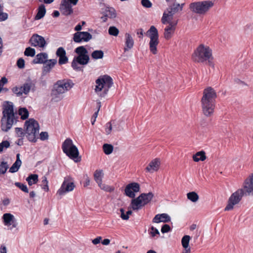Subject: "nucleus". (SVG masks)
Returning a JSON list of instances; mask_svg holds the SVG:
<instances>
[{"label":"nucleus","mask_w":253,"mask_h":253,"mask_svg":"<svg viewBox=\"0 0 253 253\" xmlns=\"http://www.w3.org/2000/svg\"><path fill=\"white\" fill-rule=\"evenodd\" d=\"M140 185L136 182H132L127 184L125 189V194L127 197L132 198L130 204V208L133 211L141 209L148 204L153 198L154 195L152 192L142 193L138 197L134 198L135 193L140 191Z\"/></svg>","instance_id":"f257e3e1"},{"label":"nucleus","mask_w":253,"mask_h":253,"mask_svg":"<svg viewBox=\"0 0 253 253\" xmlns=\"http://www.w3.org/2000/svg\"><path fill=\"white\" fill-rule=\"evenodd\" d=\"M192 58L195 62L205 63L212 68L214 67L212 51L208 45L200 44L193 53Z\"/></svg>","instance_id":"f03ea898"},{"label":"nucleus","mask_w":253,"mask_h":253,"mask_svg":"<svg viewBox=\"0 0 253 253\" xmlns=\"http://www.w3.org/2000/svg\"><path fill=\"white\" fill-rule=\"evenodd\" d=\"M16 122L13 104L6 102L3 105L2 117L1 119V129L4 131H7Z\"/></svg>","instance_id":"7ed1b4c3"},{"label":"nucleus","mask_w":253,"mask_h":253,"mask_svg":"<svg viewBox=\"0 0 253 253\" xmlns=\"http://www.w3.org/2000/svg\"><path fill=\"white\" fill-rule=\"evenodd\" d=\"M74 84L69 79H63L57 81L53 86L51 95L52 99L57 102L62 99V95L69 91Z\"/></svg>","instance_id":"20e7f679"},{"label":"nucleus","mask_w":253,"mask_h":253,"mask_svg":"<svg viewBox=\"0 0 253 253\" xmlns=\"http://www.w3.org/2000/svg\"><path fill=\"white\" fill-rule=\"evenodd\" d=\"M95 92L100 97L103 98L108 94L113 82L110 76L105 75L100 76L95 81Z\"/></svg>","instance_id":"39448f33"},{"label":"nucleus","mask_w":253,"mask_h":253,"mask_svg":"<svg viewBox=\"0 0 253 253\" xmlns=\"http://www.w3.org/2000/svg\"><path fill=\"white\" fill-rule=\"evenodd\" d=\"M75 52L78 56L74 57L71 66L76 70H80L81 67L78 64L85 65L89 61V57L87 49L84 46H80L75 49Z\"/></svg>","instance_id":"423d86ee"},{"label":"nucleus","mask_w":253,"mask_h":253,"mask_svg":"<svg viewBox=\"0 0 253 253\" xmlns=\"http://www.w3.org/2000/svg\"><path fill=\"white\" fill-rule=\"evenodd\" d=\"M214 4L212 0H203L191 3L189 8L192 12L199 15H205Z\"/></svg>","instance_id":"0eeeda50"},{"label":"nucleus","mask_w":253,"mask_h":253,"mask_svg":"<svg viewBox=\"0 0 253 253\" xmlns=\"http://www.w3.org/2000/svg\"><path fill=\"white\" fill-rule=\"evenodd\" d=\"M25 134L30 141L36 142L39 132L38 123L33 119L26 121L25 124Z\"/></svg>","instance_id":"6e6552de"},{"label":"nucleus","mask_w":253,"mask_h":253,"mask_svg":"<svg viewBox=\"0 0 253 253\" xmlns=\"http://www.w3.org/2000/svg\"><path fill=\"white\" fill-rule=\"evenodd\" d=\"M62 148L64 153L75 162L80 161L79 159V151L77 147L73 144L72 140L70 138L66 139L62 144Z\"/></svg>","instance_id":"1a4fd4ad"},{"label":"nucleus","mask_w":253,"mask_h":253,"mask_svg":"<svg viewBox=\"0 0 253 253\" xmlns=\"http://www.w3.org/2000/svg\"><path fill=\"white\" fill-rule=\"evenodd\" d=\"M184 3L180 4L174 3L172 5L168 7L163 13L161 19L162 23H165L172 20L173 16L176 13L182 11Z\"/></svg>","instance_id":"9d476101"},{"label":"nucleus","mask_w":253,"mask_h":253,"mask_svg":"<svg viewBox=\"0 0 253 253\" xmlns=\"http://www.w3.org/2000/svg\"><path fill=\"white\" fill-rule=\"evenodd\" d=\"M246 194L242 188L238 189L232 193L228 200V204L224 210L231 211L233 209L235 205L238 204L241 201L243 196Z\"/></svg>","instance_id":"9b49d317"},{"label":"nucleus","mask_w":253,"mask_h":253,"mask_svg":"<svg viewBox=\"0 0 253 253\" xmlns=\"http://www.w3.org/2000/svg\"><path fill=\"white\" fill-rule=\"evenodd\" d=\"M147 34L150 39L149 42L150 50L153 54H156L157 52V46L159 43L158 30L155 26H151L147 32Z\"/></svg>","instance_id":"f8f14e48"},{"label":"nucleus","mask_w":253,"mask_h":253,"mask_svg":"<svg viewBox=\"0 0 253 253\" xmlns=\"http://www.w3.org/2000/svg\"><path fill=\"white\" fill-rule=\"evenodd\" d=\"M79 0H62L59 9L61 13L65 16L70 15L73 12L72 6L76 5Z\"/></svg>","instance_id":"ddd939ff"},{"label":"nucleus","mask_w":253,"mask_h":253,"mask_svg":"<svg viewBox=\"0 0 253 253\" xmlns=\"http://www.w3.org/2000/svg\"><path fill=\"white\" fill-rule=\"evenodd\" d=\"M75 185L73 182L70 181L69 178H65L60 188L57 192V194L62 196L66 193L71 192L74 190Z\"/></svg>","instance_id":"4468645a"},{"label":"nucleus","mask_w":253,"mask_h":253,"mask_svg":"<svg viewBox=\"0 0 253 253\" xmlns=\"http://www.w3.org/2000/svg\"><path fill=\"white\" fill-rule=\"evenodd\" d=\"M201 102L204 115L208 117L212 115L215 108V102L204 100H201Z\"/></svg>","instance_id":"2eb2a0df"},{"label":"nucleus","mask_w":253,"mask_h":253,"mask_svg":"<svg viewBox=\"0 0 253 253\" xmlns=\"http://www.w3.org/2000/svg\"><path fill=\"white\" fill-rule=\"evenodd\" d=\"M243 188L246 195L253 196V173H251L244 180Z\"/></svg>","instance_id":"dca6fc26"},{"label":"nucleus","mask_w":253,"mask_h":253,"mask_svg":"<svg viewBox=\"0 0 253 253\" xmlns=\"http://www.w3.org/2000/svg\"><path fill=\"white\" fill-rule=\"evenodd\" d=\"M164 24H168L169 25L165 28L164 37L166 40H169L173 35L175 30L176 26L177 24V20H170L169 22L162 23Z\"/></svg>","instance_id":"f3484780"},{"label":"nucleus","mask_w":253,"mask_h":253,"mask_svg":"<svg viewBox=\"0 0 253 253\" xmlns=\"http://www.w3.org/2000/svg\"><path fill=\"white\" fill-rule=\"evenodd\" d=\"M29 42L32 46H38L42 49L45 47L47 44L44 38L38 34H34L30 38Z\"/></svg>","instance_id":"a211bd4d"},{"label":"nucleus","mask_w":253,"mask_h":253,"mask_svg":"<svg viewBox=\"0 0 253 253\" xmlns=\"http://www.w3.org/2000/svg\"><path fill=\"white\" fill-rule=\"evenodd\" d=\"M92 39V35L87 32H77L73 35V41L77 43L87 42Z\"/></svg>","instance_id":"6ab92c4d"},{"label":"nucleus","mask_w":253,"mask_h":253,"mask_svg":"<svg viewBox=\"0 0 253 253\" xmlns=\"http://www.w3.org/2000/svg\"><path fill=\"white\" fill-rule=\"evenodd\" d=\"M216 97V93L214 89L211 87H208L204 89L201 100L215 102Z\"/></svg>","instance_id":"aec40b11"},{"label":"nucleus","mask_w":253,"mask_h":253,"mask_svg":"<svg viewBox=\"0 0 253 253\" xmlns=\"http://www.w3.org/2000/svg\"><path fill=\"white\" fill-rule=\"evenodd\" d=\"M2 219L4 225L7 226L12 225L10 229H12L13 228H16L17 226V223L14 215L10 213L3 214Z\"/></svg>","instance_id":"412c9836"},{"label":"nucleus","mask_w":253,"mask_h":253,"mask_svg":"<svg viewBox=\"0 0 253 253\" xmlns=\"http://www.w3.org/2000/svg\"><path fill=\"white\" fill-rule=\"evenodd\" d=\"M102 13L103 16L101 17V19L103 22H106L108 18L113 19L117 16L116 11L113 7H105Z\"/></svg>","instance_id":"4be33fe9"},{"label":"nucleus","mask_w":253,"mask_h":253,"mask_svg":"<svg viewBox=\"0 0 253 253\" xmlns=\"http://www.w3.org/2000/svg\"><path fill=\"white\" fill-rule=\"evenodd\" d=\"M66 51L62 47H59L56 52V55L59 57L58 63L59 65H63L67 63L68 58L66 55Z\"/></svg>","instance_id":"5701e85b"},{"label":"nucleus","mask_w":253,"mask_h":253,"mask_svg":"<svg viewBox=\"0 0 253 253\" xmlns=\"http://www.w3.org/2000/svg\"><path fill=\"white\" fill-rule=\"evenodd\" d=\"M160 164L161 161L159 159L156 158L153 160L146 168V171L152 173L154 171H157L159 169Z\"/></svg>","instance_id":"b1692460"},{"label":"nucleus","mask_w":253,"mask_h":253,"mask_svg":"<svg viewBox=\"0 0 253 253\" xmlns=\"http://www.w3.org/2000/svg\"><path fill=\"white\" fill-rule=\"evenodd\" d=\"M57 62V60L55 59L47 60L43 66L42 74L45 75L49 73L51 69L56 64Z\"/></svg>","instance_id":"393cba45"},{"label":"nucleus","mask_w":253,"mask_h":253,"mask_svg":"<svg viewBox=\"0 0 253 253\" xmlns=\"http://www.w3.org/2000/svg\"><path fill=\"white\" fill-rule=\"evenodd\" d=\"M170 217L167 213L158 214L153 219V222L158 223L160 222H168L170 221Z\"/></svg>","instance_id":"a878e982"},{"label":"nucleus","mask_w":253,"mask_h":253,"mask_svg":"<svg viewBox=\"0 0 253 253\" xmlns=\"http://www.w3.org/2000/svg\"><path fill=\"white\" fill-rule=\"evenodd\" d=\"M22 92L24 94L27 95L29 93L30 90H34L35 87V84L34 83L29 80L26 82L22 86Z\"/></svg>","instance_id":"bb28decb"},{"label":"nucleus","mask_w":253,"mask_h":253,"mask_svg":"<svg viewBox=\"0 0 253 253\" xmlns=\"http://www.w3.org/2000/svg\"><path fill=\"white\" fill-rule=\"evenodd\" d=\"M125 40L126 46L124 48V51L126 52L133 47L134 41L131 36L128 33L125 34Z\"/></svg>","instance_id":"cd10ccee"},{"label":"nucleus","mask_w":253,"mask_h":253,"mask_svg":"<svg viewBox=\"0 0 253 253\" xmlns=\"http://www.w3.org/2000/svg\"><path fill=\"white\" fill-rule=\"evenodd\" d=\"M48 55L46 53L42 52L38 54L36 58L33 60V62L34 64H44L47 60Z\"/></svg>","instance_id":"c85d7f7f"},{"label":"nucleus","mask_w":253,"mask_h":253,"mask_svg":"<svg viewBox=\"0 0 253 253\" xmlns=\"http://www.w3.org/2000/svg\"><path fill=\"white\" fill-rule=\"evenodd\" d=\"M21 164L22 162L20 159V154H17L16 155V160L9 169V171L11 173H14L17 171Z\"/></svg>","instance_id":"c756f323"},{"label":"nucleus","mask_w":253,"mask_h":253,"mask_svg":"<svg viewBox=\"0 0 253 253\" xmlns=\"http://www.w3.org/2000/svg\"><path fill=\"white\" fill-rule=\"evenodd\" d=\"M193 159L194 161L198 162L200 161H204L207 159L206 153L204 151H201L197 152L193 156Z\"/></svg>","instance_id":"7c9ffc66"},{"label":"nucleus","mask_w":253,"mask_h":253,"mask_svg":"<svg viewBox=\"0 0 253 253\" xmlns=\"http://www.w3.org/2000/svg\"><path fill=\"white\" fill-rule=\"evenodd\" d=\"M103 175V171L102 169H97L95 171L93 174L94 179L97 184L102 182Z\"/></svg>","instance_id":"2f4dec72"},{"label":"nucleus","mask_w":253,"mask_h":253,"mask_svg":"<svg viewBox=\"0 0 253 253\" xmlns=\"http://www.w3.org/2000/svg\"><path fill=\"white\" fill-rule=\"evenodd\" d=\"M46 13L45 6L43 4L41 5L38 8V11L35 16L36 20H39L44 17Z\"/></svg>","instance_id":"473e14b6"},{"label":"nucleus","mask_w":253,"mask_h":253,"mask_svg":"<svg viewBox=\"0 0 253 253\" xmlns=\"http://www.w3.org/2000/svg\"><path fill=\"white\" fill-rule=\"evenodd\" d=\"M30 186L36 184L38 182V175L36 174H31L26 179Z\"/></svg>","instance_id":"72a5a7b5"},{"label":"nucleus","mask_w":253,"mask_h":253,"mask_svg":"<svg viewBox=\"0 0 253 253\" xmlns=\"http://www.w3.org/2000/svg\"><path fill=\"white\" fill-rule=\"evenodd\" d=\"M187 197L188 200L193 203L197 202L199 198L198 195L195 192H191L187 194Z\"/></svg>","instance_id":"f704fd0d"},{"label":"nucleus","mask_w":253,"mask_h":253,"mask_svg":"<svg viewBox=\"0 0 253 253\" xmlns=\"http://www.w3.org/2000/svg\"><path fill=\"white\" fill-rule=\"evenodd\" d=\"M190 239H191V238H190V236H189V235H185L182 237V240H181V244H182V247L185 249H190L189 247V241H190Z\"/></svg>","instance_id":"c9c22d12"},{"label":"nucleus","mask_w":253,"mask_h":253,"mask_svg":"<svg viewBox=\"0 0 253 253\" xmlns=\"http://www.w3.org/2000/svg\"><path fill=\"white\" fill-rule=\"evenodd\" d=\"M18 113L22 120L27 119L29 116V112L25 108H21L19 109Z\"/></svg>","instance_id":"e433bc0d"},{"label":"nucleus","mask_w":253,"mask_h":253,"mask_svg":"<svg viewBox=\"0 0 253 253\" xmlns=\"http://www.w3.org/2000/svg\"><path fill=\"white\" fill-rule=\"evenodd\" d=\"M103 150L104 153L106 155L111 154L113 151V146L111 144H104L103 145Z\"/></svg>","instance_id":"4c0bfd02"},{"label":"nucleus","mask_w":253,"mask_h":253,"mask_svg":"<svg viewBox=\"0 0 253 253\" xmlns=\"http://www.w3.org/2000/svg\"><path fill=\"white\" fill-rule=\"evenodd\" d=\"M103 56V51L101 50H95L91 53V57L94 59H101Z\"/></svg>","instance_id":"58836bf2"},{"label":"nucleus","mask_w":253,"mask_h":253,"mask_svg":"<svg viewBox=\"0 0 253 253\" xmlns=\"http://www.w3.org/2000/svg\"><path fill=\"white\" fill-rule=\"evenodd\" d=\"M98 185L102 190L105 191L111 192L114 190V187L110 186L109 185H106L105 184H103L102 182L98 183Z\"/></svg>","instance_id":"ea45409f"},{"label":"nucleus","mask_w":253,"mask_h":253,"mask_svg":"<svg viewBox=\"0 0 253 253\" xmlns=\"http://www.w3.org/2000/svg\"><path fill=\"white\" fill-rule=\"evenodd\" d=\"M8 168L9 166L7 162H2L0 164V174H4Z\"/></svg>","instance_id":"a19ab883"},{"label":"nucleus","mask_w":253,"mask_h":253,"mask_svg":"<svg viewBox=\"0 0 253 253\" xmlns=\"http://www.w3.org/2000/svg\"><path fill=\"white\" fill-rule=\"evenodd\" d=\"M35 54V49L30 47H27L24 51V55L27 56L33 57Z\"/></svg>","instance_id":"79ce46f5"},{"label":"nucleus","mask_w":253,"mask_h":253,"mask_svg":"<svg viewBox=\"0 0 253 253\" xmlns=\"http://www.w3.org/2000/svg\"><path fill=\"white\" fill-rule=\"evenodd\" d=\"M114 123L115 121H111L106 124L105 130L107 135H109L111 133L112 130V125L114 124Z\"/></svg>","instance_id":"37998d69"},{"label":"nucleus","mask_w":253,"mask_h":253,"mask_svg":"<svg viewBox=\"0 0 253 253\" xmlns=\"http://www.w3.org/2000/svg\"><path fill=\"white\" fill-rule=\"evenodd\" d=\"M42 188L46 192L49 191L48 182L47 177L44 176L42 177Z\"/></svg>","instance_id":"c03bdc74"},{"label":"nucleus","mask_w":253,"mask_h":253,"mask_svg":"<svg viewBox=\"0 0 253 253\" xmlns=\"http://www.w3.org/2000/svg\"><path fill=\"white\" fill-rule=\"evenodd\" d=\"M109 34L113 36H117L119 33V30L115 26H111L108 30Z\"/></svg>","instance_id":"a18cd8bd"},{"label":"nucleus","mask_w":253,"mask_h":253,"mask_svg":"<svg viewBox=\"0 0 253 253\" xmlns=\"http://www.w3.org/2000/svg\"><path fill=\"white\" fill-rule=\"evenodd\" d=\"M12 91L18 96H20L23 94L21 86L20 87L15 86L13 87V88L12 89Z\"/></svg>","instance_id":"49530a36"},{"label":"nucleus","mask_w":253,"mask_h":253,"mask_svg":"<svg viewBox=\"0 0 253 253\" xmlns=\"http://www.w3.org/2000/svg\"><path fill=\"white\" fill-rule=\"evenodd\" d=\"M15 185L25 193H28L29 191L27 186L20 182H15Z\"/></svg>","instance_id":"de8ad7c7"},{"label":"nucleus","mask_w":253,"mask_h":253,"mask_svg":"<svg viewBox=\"0 0 253 253\" xmlns=\"http://www.w3.org/2000/svg\"><path fill=\"white\" fill-rule=\"evenodd\" d=\"M149 234L151 235L152 238H154L157 235H159L160 232L157 229L155 228L154 226H151L150 228V231H149Z\"/></svg>","instance_id":"09e8293b"},{"label":"nucleus","mask_w":253,"mask_h":253,"mask_svg":"<svg viewBox=\"0 0 253 253\" xmlns=\"http://www.w3.org/2000/svg\"><path fill=\"white\" fill-rule=\"evenodd\" d=\"M2 10V7L0 5V21H5L8 18L7 14L3 12Z\"/></svg>","instance_id":"8fccbe9b"},{"label":"nucleus","mask_w":253,"mask_h":253,"mask_svg":"<svg viewBox=\"0 0 253 253\" xmlns=\"http://www.w3.org/2000/svg\"><path fill=\"white\" fill-rule=\"evenodd\" d=\"M141 3L143 6L146 8H150L152 4L149 0H141Z\"/></svg>","instance_id":"3c124183"},{"label":"nucleus","mask_w":253,"mask_h":253,"mask_svg":"<svg viewBox=\"0 0 253 253\" xmlns=\"http://www.w3.org/2000/svg\"><path fill=\"white\" fill-rule=\"evenodd\" d=\"M0 148L2 151L3 149H7L10 146V143L7 140L3 141L1 143H0Z\"/></svg>","instance_id":"603ef678"},{"label":"nucleus","mask_w":253,"mask_h":253,"mask_svg":"<svg viewBox=\"0 0 253 253\" xmlns=\"http://www.w3.org/2000/svg\"><path fill=\"white\" fill-rule=\"evenodd\" d=\"M17 65L20 69H23L25 67V61L24 60L20 58L17 61Z\"/></svg>","instance_id":"864d4df0"},{"label":"nucleus","mask_w":253,"mask_h":253,"mask_svg":"<svg viewBox=\"0 0 253 253\" xmlns=\"http://www.w3.org/2000/svg\"><path fill=\"white\" fill-rule=\"evenodd\" d=\"M120 212H121L120 216L122 219L126 220L129 219V216H127V215H126V214H125V211L124 209H123V208L121 209Z\"/></svg>","instance_id":"5fc2aeb1"},{"label":"nucleus","mask_w":253,"mask_h":253,"mask_svg":"<svg viewBox=\"0 0 253 253\" xmlns=\"http://www.w3.org/2000/svg\"><path fill=\"white\" fill-rule=\"evenodd\" d=\"M170 231V227L168 224H164L161 228V232L163 233H167Z\"/></svg>","instance_id":"6e6d98bb"},{"label":"nucleus","mask_w":253,"mask_h":253,"mask_svg":"<svg viewBox=\"0 0 253 253\" xmlns=\"http://www.w3.org/2000/svg\"><path fill=\"white\" fill-rule=\"evenodd\" d=\"M16 133L18 137H22L24 135V133L23 129L21 128L16 127L15 128Z\"/></svg>","instance_id":"4d7b16f0"},{"label":"nucleus","mask_w":253,"mask_h":253,"mask_svg":"<svg viewBox=\"0 0 253 253\" xmlns=\"http://www.w3.org/2000/svg\"><path fill=\"white\" fill-rule=\"evenodd\" d=\"M40 136L42 140H45L47 139L48 135L47 132H42L40 134Z\"/></svg>","instance_id":"13d9d810"},{"label":"nucleus","mask_w":253,"mask_h":253,"mask_svg":"<svg viewBox=\"0 0 253 253\" xmlns=\"http://www.w3.org/2000/svg\"><path fill=\"white\" fill-rule=\"evenodd\" d=\"M102 240V237L101 236H98L96 237V238L92 240V243L94 245H97L99 244L101 240Z\"/></svg>","instance_id":"bf43d9fd"},{"label":"nucleus","mask_w":253,"mask_h":253,"mask_svg":"<svg viewBox=\"0 0 253 253\" xmlns=\"http://www.w3.org/2000/svg\"><path fill=\"white\" fill-rule=\"evenodd\" d=\"M85 182L84 184V186L86 187L90 184V179L87 175H85L84 176Z\"/></svg>","instance_id":"052dcab7"},{"label":"nucleus","mask_w":253,"mask_h":253,"mask_svg":"<svg viewBox=\"0 0 253 253\" xmlns=\"http://www.w3.org/2000/svg\"><path fill=\"white\" fill-rule=\"evenodd\" d=\"M98 112H95L94 114L92 116V118L91 119L92 121H91V123H92V125H94L95 121H96V118L98 116Z\"/></svg>","instance_id":"680f3d73"},{"label":"nucleus","mask_w":253,"mask_h":253,"mask_svg":"<svg viewBox=\"0 0 253 253\" xmlns=\"http://www.w3.org/2000/svg\"><path fill=\"white\" fill-rule=\"evenodd\" d=\"M136 34L139 36V38H142L143 36V30L142 29H139L137 30Z\"/></svg>","instance_id":"e2e57ef3"},{"label":"nucleus","mask_w":253,"mask_h":253,"mask_svg":"<svg viewBox=\"0 0 253 253\" xmlns=\"http://www.w3.org/2000/svg\"><path fill=\"white\" fill-rule=\"evenodd\" d=\"M0 253H7L6 248L5 246L1 245L0 246Z\"/></svg>","instance_id":"0e129e2a"},{"label":"nucleus","mask_w":253,"mask_h":253,"mask_svg":"<svg viewBox=\"0 0 253 253\" xmlns=\"http://www.w3.org/2000/svg\"><path fill=\"white\" fill-rule=\"evenodd\" d=\"M110 240L108 239H104L102 241V244L103 245H105V246L108 245L110 244Z\"/></svg>","instance_id":"69168bd1"},{"label":"nucleus","mask_w":253,"mask_h":253,"mask_svg":"<svg viewBox=\"0 0 253 253\" xmlns=\"http://www.w3.org/2000/svg\"><path fill=\"white\" fill-rule=\"evenodd\" d=\"M82 29V26L80 24H78L75 28V30L77 32H80Z\"/></svg>","instance_id":"338daca9"},{"label":"nucleus","mask_w":253,"mask_h":253,"mask_svg":"<svg viewBox=\"0 0 253 253\" xmlns=\"http://www.w3.org/2000/svg\"><path fill=\"white\" fill-rule=\"evenodd\" d=\"M59 12L57 10L54 11L53 13V16L55 17H57L59 16Z\"/></svg>","instance_id":"774afa93"}]
</instances>
